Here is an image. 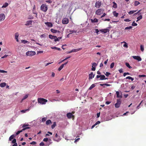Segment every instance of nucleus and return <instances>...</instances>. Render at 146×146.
<instances>
[{"label": "nucleus", "instance_id": "f257e3e1", "mask_svg": "<svg viewBox=\"0 0 146 146\" xmlns=\"http://www.w3.org/2000/svg\"><path fill=\"white\" fill-rule=\"evenodd\" d=\"M38 103H40L42 104H44L47 102L48 101L47 100L43 98H38Z\"/></svg>", "mask_w": 146, "mask_h": 146}, {"label": "nucleus", "instance_id": "f03ea898", "mask_svg": "<svg viewBox=\"0 0 146 146\" xmlns=\"http://www.w3.org/2000/svg\"><path fill=\"white\" fill-rule=\"evenodd\" d=\"M121 99H117V102L115 104V108H119L121 104Z\"/></svg>", "mask_w": 146, "mask_h": 146}, {"label": "nucleus", "instance_id": "7ed1b4c3", "mask_svg": "<svg viewBox=\"0 0 146 146\" xmlns=\"http://www.w3.org/2000/svg\"><path fill=\"white\" fill-rule=\"evenodd\" d=\"M26 55L27 56H33L35 54L36 52L35 51H28L26 53Z\"/></svg>", "mask_w": 146, "mask_h": 146}, {"label": "nucleus", "instance_id": "20e7f679", "mask_svg": "<svg viewBox=\"0 0 146 146\" xmlns=\"http://www.w3.org/2000/svg\"><path fill=\"white\" fill-rule=\"evenodd\" d=\"M40 9L41 10L44 12H46L47 10V7L44 4L41 5L40 7Z\"/></svg>", "mask_w": 146, "mask_h": 146}, {"label": "nucleus", "instance_id": "39448f33", "mask_svg": "<svg viewBox=\"0 0 146 146\" xmlns=\"http://www.w3.org/2000/svg\"><path fill=\"white\" fill-rule=\"evenodd\" d=\"M100 31L102 33H107L108 32H109L110 31V30L108 29L107 28V29H101L100 30Z\"/></svg>", "mask_w": 146, "mask_h": 146}, {"label": "nucleus", "instance_id": "423d86ee", "mask_svg": "<svg viewBox=\"0 0 146 146\" xmlns=\"http://www.w3.org/2000/svg\"><path fill=\"white\" fill-rule=\"evenodd\" d=\"M49 38L52 39H54V41L55 42H56L59 41V40L62 38V37H58V38H57V37H49Z\"/></svg>", "mask_w": 146, "mask_h": 146}, {"label": "nucleus", "instance_id": "0eeeda50", "mask_svg": "<svg viewBox=\"0 0 146 146\" xmlns=\"http://www.w3.org/2000/svg\"><path fill=\"white\" fill-rule=\"evenodd\" d=\"M102 9H98L96 11V14L97 15H100L102 13Z\"/></svg>", "mask_w": 146, "mask_h": 146}, {"label": "nucleus", "instance_id": "6e6552de", "mask_svg": "<svg viewBox=\"0 0 146 146\" xmlns=\"http://www.w3.org/2000/svg\"><path fill=\"white\" fill-rule=\"evenodd\" d=\"M5 18V16L4 14L1 13L0 14V21H3Z\"/></svg>", "mask_w": 146, "mask_h": 146}, {"label": "nucleus", "instance_id": "1a4fd4ad", "mask_svg": "<svg viewBox=\"0 0 146 146\" xmlns=\"http://www.w3.org/2000/svg\"><path fill=\"white\" fill-rule=\"evenodd\" d=\"M68 20L67 18H64L62 19V23L63 24H67L68 23Z\"/></svg>", "mask_w": 146, "mask_h": 146}, {"label": "nucleus", "instance_id": "9d476101", "mask_svg": "<svg viewBox=\"0 0 146 146\" xmlns=\"http://www.w3.org/2000/svg\"><path fill=\"white\" fill-rule=\"evenodd\" d=\"M101 2L99 1H98L96 2L95 4V7H96L99 8L101 6Z\"/></svg>", "mask_w": 146, "mask_h": 146}, {"label": "nucleus", "instance_id": "9b49d317", "mask_svg": "<svg viewBox=\"0 0 146 146\" xmlns=\"http://www.w3.org/2000/svg\"><path fill=\"white\" fill-rule=\"evenodd\" d=\"M132 57L135 59L136 60L139 61L141 60V58L139 56H133Z\"/></svg>", "mask_w": 146, "mask_h": 146}, {"label": "nucleus", "instance_id": "f8f14e48", "mask_svg": "<svg viewBox=\"0 0 146 146\" xmlns=\"http://www.w3.org/2000/svg\"><path fill=\"white\" fill-rule=\"evenodd\" d=\"M68 62V61L67 62H65L64 64H62L60 66L59 68H58V70L59 71H60L64 67V65H66L67 64Z\"/></svg>", "mask_w": 146, "mask_h": 146}, {"label": "nucleus", "instance_id": "ddd939ff", "mask_svg": "<svg viewBox=\"0 0 146 146\" xmlns=\"http://www.w3.org/2000/svg\"><path fill=\"white\" fill-rule=\"evenodd\" d=\"M30 128V127H27L24 128L22 129V130L19 131H18L16 133V135H18V134H19L20 133L22 132L23 131L27 129H29Z\"/></svg>", "mask_w": 146, "mask_h": 146}, {"label": "nucleus", "instance_id": "4468645a", "mask_svg": "<svg viewBox=\"0 0 146 146\" xmlns=\"http://www.w3.org/2000/svg\"><path fill=\"white\" fill-rule=\"evenodd\" d=\"M67 117L68 118L70 119L72 117H74V116L73 115L72 113H69L67 114Z\"/></svg>", "mask_w": 146, "mask_h": 146}, {"label": "nucleus", "instance_id": "2eb2a0df", "mask_svg": "<svg viewBox=\"0 0 146 146\" xmlns=\"http://www.w3.org/2000/svg\"><path fill=\"white\" fill-rule=\"evenodd\" d=\"M45 24L47 26L49 27H52V24L50 22H45Z\"/></svg>", "mask_w": 146, "mask_h": 146}, {"label": "nucleus", "instance_id": "dca6fc26", "mask_svg": "<svg viewBox=\"0 0 146 146\" xmlns=\"http://www.w3.org/2000/svg\"><path fill=\"white\" fill-rule=\"evenodd\" d=\"M94 75L93 74V72H91V73L89 75V79H92L94 77Z\"/></svg>", "mask_w": 146, "mask_h": 146}, {"label": "nucleus", "instance_id": "f3484780", "mask_svg": "<svg viewBox=\"0 0 146 146\" xmlns=\"http://www.w3.org/2000/svg\"><path fill=\"white\" fill-rule=\"evenodd\" d=\"M50 31L51 32L53 33H60V32L59 31H57L55 30H54L53 29H50Z\"/></svg>", "mask_w": 146, "mask_h": 146}, {"label": "nucleus", "instance_id": "a211bd4d", "mask_svg": "<svg viewBox=\"0 0 146 146\" xmlns=\"http://www.w3.org/2000/svg\"><path fill=\"white\" fill-rule=\"evenodd\" d=\"M70 33L67 36H68L69 35H70V34H72L73 33H77V32L76 31L72 30H70Z\"/></svg>", "mask_w": 146, "mask_h": 146}, {"label": "nucleus", "instance_id": "6ab92c4d", "mask_svg": "<svg viewBox=\"0 0 146 146\" xmlns=\"http://www.w3.org/2000/svg\"><path fill=\"white\" fill-rule=\"evenodd\" d=\"M100 80H106L107 79V78H105V76L104 75H100Z\"/></svg>", "mask_w": 146, "mask_h": 146}, {"label": "nucleus", "instance_id": "aec40b11", "mask_svg": "<svg viewBox=\"0 0 146 146\" xmlns=\"http://www.w3.org/2000/svg\"><path fill=\"white\" fill-rule=\"evenodd\" d=\"M116 93L117 95V98H122V96L121 95H119V92L118 91H117Z\"/></svg>", "mask_w": 146, "mask_h": 146}, {"label": "nucleus", "instance_id": "412c9836", "mask_svg": "<svg viewBox=\"0 0 146 146\" xmlns=\"http://www.w3.org/2000/svg\"><path fill=\"white\" fill-rule=\"evenodd\" d=\"M6 84L5 82H3L0 84V86L2 88H3L5 87Z\"/></svg>", "mask_w": 146, "mask_h": 146}, {"label": "nucleus", "instance_id": "4be33fe9", "mask_svg": "<svg viewBox=\"0 0 146 146\" xmlns=\"http://www.w3.org/2000/svg\"><path fill=\"white\" fill-rule=\"evenodd\" d=\"M91 21L92 23H96L98 22V20L96 18H95L94 19H91Z\"/></svg>", "mask_w": 146, "mask_h": 146}, {"label": "nucleus", "instance_id": "5701e85b", "mask_svg": "<svg viewBox=\"0 0 146 146\" xmlns=\"http://www.w3.org/2000/svg\"><path fill=\"white\" fill-rule=\"evenodd\" d=\"M28 97V95L27 94L25 96H24L23 99L21 100V102H22L25 99H27Z\"/></svg>", "mask_w": 146, "mask_h": 146}, {"label": "nucleus", "instance_id": "b1692460", "mask_svg": "<svg viewBox=\"0 0 146 146\" xmlns=\"http://www.w3.org/2000/svg\"><path fill=\"white\" fill-rule=\"evenodd\" d=\"M82 49V48H77V49H73V50H72L73 51V52H78V51H79V50H81Z\"/></svg>", "mask_w": 146, "mask_h": 146}, {"label": "nucleus", "instance_id": "393cba45", "mask_svg": "<svg viewBox=\"0 0 146 146\" xmlns=\"http://www.w3.org/2000/svg\"><path fill=\"white\" fill-rule=\"evenodd\" d=\"M8 3L7 2L5 3L2 7V8H5L8 5Z\"/></svg>", "mask_w": 146, "mask_h": 146}, {"label": "nucleus", "instance_id": "a878e982", "mask_svg": "<svg viewBox=\"0 0 146 146\" xmlns=\"http://www.w3.org/2000/svg\"><path fill=\"white\" fill-rule=\"evenodd\" d=\"M15 135H13L11 136L9 138V140L10 141H11V140L13 139L14 137H15Z\"/></svg>", "mask_w": 146, "mask_h": 146}, {"label": "nucleus", "instance_id": "bb28decb", "mask_svg": "<svg viewBox=\"0 0 146 146\" xmlns=\"http://www.w3.org/2000/svg\"><path fill=\"white\" fill-rule=\"evenodd\" d=\"M137 10H135V11H131L128 12V13L129 15L132 14L136 12L137 11Z\"/></svg>", "mask_w": 146, "mask_h": 146}, {"label": "nucleus", "instance_id": "cd10ccee", "mask_svg": "<svg viewBox=\"0 0 146 146\" xmlns=\"http://www.w3.org/2000/svg\"><path fill=\"white\" fill-rule=\"evenodd\" d=\"M113 5L112 7L114 8H116L117 7V5L116 3L115 2H113Z\"/></svg>", "mask_w": 146, "mask_h": 146}, {"label": "nucleus", "instance_id": "c85d7f7f", "mask_svg": "<svg viewBox=\"0 0 146 146\" xmlns=\"http://www.w3.org/2000/svg\"><path fill=\"white\" fill-rule=\"evenodd\" d=\"M95 84H93L88 89L90 90H92V88H94L95 87Z\"/></svg>", "mask_w": 146, "mask_h": 146}, {"label": "nucleus", "instance_id": "c756f323", "mask_svg": "<svg viewBox=\"0 0 146 146\" xmlns=\"http://www.w3.org/2000/svg\"><path fill=\"white\" fill-rule=\"evenodd\" d=\"M114 16L115 17H117L118 15V13H116L115 11L113 12Z\"/></svg>", "mask_w": 146, "mask_h": 146}, {"label": "nucleus", "instance_id": "7c9ffc66", "mask_svg": "<svg viewBox=\"0 0 146 146\" xmlns=\"http://www.w3.org/2000/svg\"><path fill=\"white\" fill-rule=\"evenodd\" d=\"M56 125V122H54L53 123V124L51 126V128L52 129H53L54 128V127H55V126Z\"/></svg>", "mask_w": 146, "mask_h": 146}, {"label": "nucleus", "instance_id": "2f4dec72", "mask_svg": "<svg viewBox=\"0 0 146 146\" xmlns=\"http://www.w3.org/2000/svg\"><path fill=\"white\" fill-rule=\"evenodd\" d=\"M51 48L53 49L57 50H61L60 48L56 47H51Z\"/></svg>", "mask_w": 146, "mask_h": 146}, {"label": "nucleus", "instance_id": "473e14b6", "mask_svg": "<svg viewBox=\"0 0 146 146\" xmlns=\"http://www.w3.org/2000/svg\"><path fill=\"white\" fill-rule=\"evenodd\" d=\"M52 123L51 121L50 120H47L46 122V124L47 125H48L49 124L51 123Z\"/></svg>", "mask_w": 146, "mask_h": 146}, {"label": "nucleus", "instance_id": "72a5a7b5", "mask_svg": "<svg viewBox=\"0 0 146 146\" xmlns=\"http://www.w3.org/2000/svg\"><path fill=\"white\" fill-rule=\"evenodd\" d=\"M122 43H125V44L123 45V46L124 47H125L126 48H127L128 47L127 44V43L126 42H125L124 41H123Z\"/></svg>", "mask_w": 146, "mask_h": 146}, {"label": "nucleus", "instance_id": "f704fd0d", "mask_svg": "<svg viewBox=\"0 0 146 146\" xmlns=\"http://www.w3.org/2000/svg\"><path fill=\"white\" fill-rule=\"evenodd\" d=\"M140 4L139 2L137 1H135L134 2V5L135 6H137L138 5Z\"/></svg>", "mask_w": 146, "mask_h": 146}, {"label": "nucleus", "instance_id": "c9c22d12", "mask_svg": "<svg viewBox=\"0 0 146 146\" xmlns=\"http://www.w3.org/2000/svg\"><path fill=\"white\" fill-rule=\"evenodd\" d=\"M125 65L127 67H128L130 69L132 68V67L130 66L129 64L128 63H125Z\"/></svg>", "mask_w": 146, "mask_h": 146}, {"label": "nucleus", "instance_id": "e433bc0d", "mask_svg": "<svg viewBox=\"0 0 146 146\" xmlns=\"http://www.w3.org/2000/svg\"><path fill=\"white\" fill-rule=\"evenodd\" d=\"M46 119H47L46 117H43L42 119V121L44 122L46 120Z\"/></svg>", "mask_w": 146, "mask_h": 146}, {"label": "nucleus", "instance_id": "4c0bfd02", "mask_svg": "<svg viewBox=\"0 0 146 146\" xmlns=\"http://www.w3.org/2000/svg\"><path fill=\"white\" fill-rule=\"evenodd\" d=\"M114 62H112L110 65V68H113L114 66Z\"/></svg>", "mask_w": 146, "mask_h": 146}, {"label": "nucleus", "instance_id": "58836bf2", "mask_svg": "<svg viewBox=\"0 0 146 146\" xmlns=\"http://www.w3.org/2000/svg\"><path fill=\"white\" fill-rule=\"evenodd\" d=\"M95 33H96L97 35H98V34H100L99 33V31L98 29H95Z\"/></svg>", "mask_w": 146, "mask_h": 146}, {"label": "nucleus", "instance_id": "ea45409f", "mask_svg": "<svg viewBox=\"0 0 146 146\" xmlns=\"http://www.w3.org/2000/svg\"><path fill=\"white\" fill-rule=\"evenodd\" d=\"M142 15H140L139 17H137V19H138V20H139L141 19H142Z\"/></svg>", "mask_w": 146, "mask_h": 146}, {"label": "nucleus", "instance_id": "a19ab883", "mask_svg": "<svg viewBox=\"0 0 146 146\" xmlns=\"http://www.w3.org/2000/svg\"><path fill=\"white\" fill-rule=\"evenodd\" d=\"M21 42L22 43H23L24 44H25L27 43L28 42V41L27 40H21Z\"/></svg>", "mask_w": 146, "mask_h": 146}, {"label": "nucleus", "instance_id": "79ce46f5", "mask_svg": "<svg viewBox=\"0 0 146 146\" xmlns=\"http://www.w3.org/2000/svg\"><path fill=\"white\" fill-rule=\"evenodd\" d=\"M32 23V21H28L27 22V24H26V25H29L30 24H31Z\"/></svg>", "mask_w": 146, "mask_h": 146}, {"label": "nucleus", "instance_id": "37998d69", "mask_svg": "<svg viewBox=\"0 0 146 146\" xmlns=\"http://www.w3.org/2000/svg\"><path fill=\"white\" fill-rule=\"evenodd\" d=\"M132 25L133 26H136L137 25V24L136 23H135L134 21L132 23Z\"/></svg>", "mask_w": 146, "mask_h": 146}, {"label": "nucleus", "instance_id": "c03bdc74", "mask_svg": "<svg viewBox=\"0 0 146 146\" xmlns=\"http://www.w3.org/2000/svg\"><path fill=\"white\" fill-rule=\"evenodd\" d=\"M7 72V71L3 70H0V73H6Z\"/></svg>", "mask_w": 146, "mask_h": 146}, {"label": "nucleus", "instance_id": "a18cd8bd", "mask_svg": "<svg viewBox=\"0 0 146 146\" xmlns=\"http://www.w3.org/2000/svg\"><path fill=\"white\" fill-rule=\"evenodd\" d=\"M33 12L34 14H35L36 15V17H37V13L35 11V10H33Z\"/></svg>", "mask_w": 146, "mask_h": 146}, {"label": "nucleus", "instance_id": "49530a36", "mask_svg": "<svg viewBox=\"0 0 146 146\" xmlns=\"http://www.w3.org/2000/svg\"><path fill=\"white\" fill-rule=\"evenodd\" d=\"M140 48H141V51L142 52H143L144 51V47L142 45H141L140 46Z\"/></svg>", "mask_w": 146, "mask_h": 146}, {"label": "nucleus", "instance_id": "de8ad7c7", "mask_svg": "<svg viewBox=\"0 0 146 146\" xmlns=\"http://www.w3.org/2000/svg\"><path fill=\"white\" fill-rule=\"evenodd\" d=\"M105 74L107 76H108L109 75L111 74L109 72H106Z\"/></svg>", "mask_w": 146, "mask_h": 146}, {"label": "nucleus", "instance_id": "09e8293b", "mask_svg": "<svg viewBox=\"0 0 146 146\" xmlns=\"http://www.w3.org/2000/svg\"><path fill=\"white\" fill-rule=\"evenodd\" d=\"M132 28V27L131 26H129V27H127L125 28V30H127V29H131Z\"/></svg>", "mask_w": 146, "mask_h": 146}, {"label": "nucleus", "instance_id": "8fccbe9b", "mask_svg": "<svg viewBox=\"0 0 146 146\" xmlns=\"http://www.w3.org/2000/svg\"><path fill=\"white\" fill-rule=\"evenodd\" d=\"M28 110H29V109L22 110L21 111V112L22 113H25Z\"/></svg>", "mask_w": 146, "mask_h": 146}, {"label": "nucleus", "instance_id": "3c124183", "mask_svg": "<svg viewBox=\"0 0 146 146\" xmlns=\"http://www.w3.org/2000/svg\"><path fill=\"white\" fill-rule=\"evenodd\" d=\"M12 143H16V140L15 139H14L12 141Z\"/></svg>", "mask_w": 146, "mask_h": 146}, {"label": "nucleus", "instance_id": "603ef678", "mask_svg": "<svg viewBox=\"0 0 146 146\" xmlns=\"http://www.w3.org/2000/svg\"><path fill=\"white\" fill-rule=\"evenodd\" d=\"M48 138H44L43 139V141H45V142H47L48 141Z\"/></svg>", "mask_w": 146, "mask_h": 146}, {"label": "nucleus", "instance_id": "864d4df0", "mask_svg": "<svg viewBox=\"0 0 146 146\" xmlns=\"http://www.w3.org/2000/svg\"><path fill=\"white\" fill-rule=\"evenodd\" d=\"M28 126H29V125H28V124H24L23 125L22 127H24V128H25V127H27Z\"/></svg>", "mask_w": 146, "mask_h": 146}, {"label": "nucleus", "instance_id": "5fc2aeb1", "mask_svg": "<svg viewBox=\"0 0 146 146\" xmlns=\"http://www.w3.org/2000/svg\"><path fill=\"white\" fill-rule=\"evenodd\" d=\"M124 21L126 22H129L130 20L129 19H124Z\"/></svg>", "mask_w": 146, "mask_h": 146}, {"label": "nucleus", "instance_id": "6e6d98bb", "mask_svg": "<svg viewBox=\"0 0 146 146\" xmlns=\"http://www.w3.org/2000/svg\"><path fill=\"white\" fill-rule=\"evenodd\" d=\"M123 69L122 68H121L120 69H119V72L120 73H123Z\"/></svg>", "mask_w": 146, "mask_h": 146}, {"label": "nucleus", "instance_id": "4d7b16f0", "mask_svg": "<svg viewBox=\"0 0 146 146\" xmlns=\"http://www.w3.org/2000/svg\"><path fill=\"white\" fill-rule=\"evenodd\" d=\"M8 56V55H5L1 57L2 58H6Z\"/></svg>", "mask_w": 146, "mask_h": 146}, {"label": "nucleus", "instance_id": "13d9d810", "mask_svg": "<svg viewBox=\"0 0 146 146\" xmlns=\"http://www.w3.org/2000/svg\"><path fill=\"white\" fill-rule=\"evenodd\" d=\"M142 102V101L137 106V109H138L139 108L140 106V105Z\"/></svg>", "mask_w": 146, "mask_h": 146}, {"label": "nucleus", "instance_id": "bf43d9fd", "mask_svg": "<svg viewBox=\"0 0 146 146\" xmlns=\"http://www.w3.org/2000/svg\"><path fill=\"white\" fill-rule=\"evenodd\" d=\"M36 144V143L35 141H33L30 143V144L31 145H35Z\"/></svg>", "mask_w": 146, "mask_h": 146}, {"label": "nucleus", "instance_id": "052dcab7", "mask_svg": "<svg viewBox=\"0 0 146 146\" xmlns=\"http://www.w3.org/2000/svg\"><path fill=\"white\" fill-rule=\"evenodd\" d=\"M100 123V121H98L97 122H96L95 124L96 125Z\"/></svg>", "mask_w": 146, "mask_h": 146}, {"label": "nucleus", "instance_id": "680f3d73", "mask_svg": "<svg viewBox=\"0 0 146 146\" xmlns=\"http://www.w3.org/2000/svg\"><path fill=\"white\" fill-rule=\"evenodd\" d=\"M92 64V66H96L97 65V64L95 62L93 63V64Z\"/></svg>", "mask_w": 146, "mask_h": 146}, {"label": "nucleus", "instance_id": "e2e57ef3", "mask_svg": "<svg viewBox=\"0 0 146 146\" xmlns=\"http://www.w3.org/2000/svg\"><path fill=\"white\" fill-rule=\"evenodd\" d=\"M44 145V143L43 142H41L40 143V146H43Z\"/></svg>", "mask_w": 146, "mask_h": 146}, {"label": "nucleus", "instance_id": "0e129e2a", "mask_svg": "<svg viewBox=\"0 0 146 146\" xmlns=\"http://www.w3.org/2000/svg\"><path fill=\"white\" fill-rule=\"evenodd\" d=\"M43 52V51H38L37 52V54H39V53H42Z\"/></svg>", "mask_w": 146, "mask_h": 146}, {"label": "nucleus", "instance_id": "69168bd1", "mask_svg": "<svg viewBox=\"0 0 146 146\" xmlns=\"http://www.w3.org/2000/svg\"><path fill=\"white\" fill-rule=\"evenodd\" d=\"M111 102H110L108 101H107L106 102V104L107 105H108L109 104H110L111 103Z\"/></svg>", "mask_w": 146, "mask_h": 146}, {"label": "nucleus", "instance_id": "338daca9", "mask_svg": "<svg viewBox=\"0 0 146 146\" xmlns=\"http://www.w3.org/2000/svg\"><path fill=\"white\" fill-rule=\"evenodd\" d=\"M96 70L95 67H94L93 66H92V70L93 71H95Z\"/></svg>", "mask_w": 146, "mask_h": 146}, {"label": "nucleus", "instance_id": "774afa93", "mask_svg": "<svg viewBox=\"0 0 146 146\" xmlns=\"http://www.w3.org/2000/svg\"><path fill=\"white\" fill-rule=\"evenodd\" d=\"M29 18L30 19H33V17L32 16H29Z\"/></svg>", "mask_w": 146, "mask_h": 146}]
</instances>
